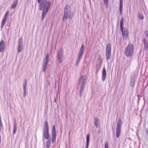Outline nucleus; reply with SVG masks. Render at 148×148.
I'll use <instances>...</instances> for the list:
<instances>
[{
	"mask_svg": "<svg viewBox=\"0 0 148 148\" xmlns=\"http://www.w3.org/2000/svg\"><path fill=\"white\" fill-rule=\"evenodd\" d=\"M73 15L71 12L70 7L66 6L65 8L64 12V16L63 17V21H64L67 18H69L70 20L73 18Z\"/></svg>",
	"mask_w": 148,
	"mask_h": 148,
	"instance_id": "f03ea898",
	"label": "nucleus"
},
{
	"mask_svg": "<svg viewBox=\"0 0 148 148\" xmlns=\"http://www.w3.org/2000/svg\"><path fill=\"white\" fill-rule=\"evenodd\" d=\"M79 62L77 61H76V62L75 63V66H78L79 64Z\"/></svg>",
	"mask_w": 148,
	"mask_h": 148,
	"instance_id": "473e14b6",
	"label": "nucleus"
},
{
	"mask_svg": "<svg viewBox=\"0 0 148 148\" xmlns=\"http://www.w3.org/2000/svg\"><path fill=\"white\" fill-rule=\"evenodd\" d=\"M143 41L144 44L147 42L146 41V39L145 38L143 39Z\"/></svg>",
	"mask_w": 148,
	"mask_h": 148,
	"instance_id": "7c9ffc66",
	"label": "nucleus"
},
{
	"mask_svg": "<svg viewBox=\"0 0 148 148\" xmlns=\"http://www.w3.org/2000/svg\"><path fill=\"white\" fill-rule=\"evenodd\" d=\"M145 34L146 36L147 37H148V31L146 30L145 32Z\"/></svg>",
	"mask_w": 148,
	"mask_h": 148,
	"instance_id": "2f4dec72",
	"label": "nucleus"
},
{
	"mask_svg": "<svg viewBox=\"0 0 148 148\" xmlns=\"http://www.w3.org/2000/svg\"><path fill=\"white\" fill-rule=\"evenodd\" d=\"M106 70L105 68L104 67L102 71V79L103 81H104L105 80L106 77Z\"/></svg>",
	"mask_w": 148,
	"mask_h": 148,
	"instance_id": "2eb2a0df",
	"label": "nucleus"
},
{
	"mask_svg": "<svg viewBox=\"0 0 148 148\" xmlns=\"http://www.w3.org/2000/svg\"><path fill=\"white\" fill-rule=\"evenodd\" d=\"M90 136L89 134H87L86 136V148H88V146L89 143V138Z\"/></svg>",
	"mask_w": 148,
	"mask_h": 148,
	"instance_id": "412c9836",
	"label": "nucleus"
},
{
	"mask_svg": "<svg viewBox=\"0 0 148 148\" xmlns=\"http://www.w3.org/2000/svg\"><path fill=\"white\" fill-rule=\"evenodd\" d=\"M95 120L94 124L95 126L99 128L100 126L99 125L100 122L99 119L97 117H95Z\"/></svg>",
	"mask_w": 148,
	"mask_h": 148,
	"instance_id": "a211bd4d",
	"label": "nucleus"
},
{
	"mask_svg": "<svg viewBox=\"0 0 148 148\" xmlns=\"http://www.w3.org/2000/svg\"><path fill=\"white\" fill-rule=\"evenodd\" d=\"M84 50V45L83 44H82V45L79 51L78 55L77 61L79 62L80 61L83 54Z\"/></svg>",
	"mask_w": 148,
	"mask_h": 148,
	"instance_id": "9d476101",
	"label": "nucleus"
},
{
	"mask_svg": "<svg viewBox=\"0 0 148 148\" xmlns=\"http://www.w3.org/2000/svg\"><path fill=\"white\" fill-rule=\"evenodd\" d=\"M111 46L110 44H108L106 46V56L107 60L110 59L111 56Z\"/></svg>",
	"mask_w": 148,
	"mask_h": 148,
	"instance_id": "0eeeda50",
	"label": "nucleus"
},
{
	"mask_svg": "<svg viewBox=\"0 0 148 148\" xmlns=\"http://www.w3.org/2000/svg\"><path fill=\"white\" fill-rule=\"evenodd\" d=\"M9 14V12L7 11L5 14L3 18L1 25V29H2L4 26Z\"/></svg>",
	"mask_w": 148,
	"mask_h": 148,
	"instance_id": "f8f14e48",
	"label": "nucleus"
},
{
	"mask_svg": "<svg viewBox=\"0 0 148 148\" xmlns=\"http://www.w3.org/2000/svg\"><path fill=\"white\" fill-rule=\"evenodd\" d=\"M122 125L121 120V119H119L117 123L116 128V136L119 138L120 135L121 131V128Z\"/></svg>",
	"mask_w": 148,
	"mask_h": 148,
	"instance_id": "423d86ee",
	"label": "nucleus"
},
{
	"mask_svg": "<svg viewBox=\"0 0 148 148\" xmlns=\"http://www.w3.org/2000/svg\"><path fill=\"white\" fill-rule=\"evenodd\" d=\"M23 39L22 38H19L18 42V51L20 53L23 50V46L22 44Z\"/></svg>",
	"mask_w": 148,
	"mask_h": 148,
	"instance_id": "9b49d317",
	"label": "nucleus"
},
{
	"mask_svg": "<svg viewBox=\"0 0 148 148\" xmlns=\"http://www.w3.org/2000/svg\"><path fill=\"white\" fill-rule=\"evenodd\" d=\"M49 53H47L46 56L45 58L44 59L43 64H42V70L44 72H45L46 69L47 65L49 62Z\"/></svg>",
	"mask_w": 148,
	"mask_h": 148,
	"instance_id": "6e6552de",
	"label": "nucleus"
},
{
	"mask_svg": "<svg viewBox=\"0 0 148 148\" xmlns=\"http://www.w3.org/2000/svg\"><path fill=\"white\" fill-rule=\"evenodd\" d=\"M122 32V35L123 37H126L127 38L128 36V32L127 29L126 28H123L122 29H121Z\"/></svg>",
	"mask_w": 148,
	"mask_h": 148,
	"instance_id": "ddd939ff",
	"label": "nucleus"
},
{
	"mask_svg": "<svg viewBox=\"0 0 148 148\" xmlns=\"http://www.w3.org/2000/svg\"><path fill=\"white\" fill-rule=\"evenodd\" d=\"M145 49L147 50L148 49V43L147 42L144 44Z\"/></svg>",
	"mask_w": 148,
	"mask_h": 148,
	"instance_id": "cd10ccee",
	"label": "nucleus"
},
{
	"mask_svg": "<svg viewBox=\"0 0 148 148\" xmlns=\"http://www.w3.org/2000/svg\"><path fill=\"white\" fill-rule=\"evenodd\" d=\"M104 148H108V145L107 143H106L105 144Z\"/></svg>",
	"mask_w": 148,
	"mask_h": 148,
	"instance_id": "c756f323",
	"label": "nucleus"
},
{
	"mask_svg": "<svg viewBox=\"0 0 148 148\" xmlns=\"http://www.w3.org/2000/svg\"><path fill=\"white\" fill-rule=\"evenodd\" d=\"M104 3H108V0H104Z\"/></svg>",
	"mask_w": 148,
	"mask_h": 148,
	"instance_id": "72a5a7b5",
	"label": "nucleus"
},
{
	"mask_svg": "<svg viewBox=\"0 0 148 148\" xmlns=\"http://www.w3.org/2000/svg\"><path fill=\"white\" fill-rule=\"evenodd\" d=\"M102 63V61L101 59L99 58L98 59V62L96 65V69L97 72H98L101 66Z\"/></svg>",
	"mask_w": 148,
	"mask_h": 148,
	"instance_id": "4468645a",
	"label": "nucleus"
},
{
	"mask_svg": "<svg viewBox=\"0 0 148 148\" xmlns=\"http://www.w3.org/2000/svg\"><path fill=\"white\" fill-rule=\"evenodd\" d=\"M56 132H52V142L54 143L56 140Z\"/></svg>",
	"mask_w": 148,
	"mask_h": 148,
	"instance_id": "aec40b11",
	"label": "nucleus"
},
{
	"mask_svg": "<svg viewBox=\"0 0 148 148\" xmlns=\"http://www.w3.org/2000/svg\"><path fill=\"white\" fill-rule=\"evenodd\" d=\"M37 1L39 4V10H42V20L43 21L51 6V2L49 0H37Z\"/></svg>",
	"mask_w": 148,
	"mask_h": 148,
	"instance_id": "f257e3e1",
	"label": "nucleus"
},
{
	"mask_svg": "<svg viewBox=\"0 0 148 148\" xmlns=\"http://www.w3.org/2000/svg\"><path fill=\"white\" fill-rule=\"evenodd\" d=\"M5 48V44L4 41L2 40L0 42V52L3 51Z\"/></svg>",
	"mask_w": 148,
	"mask_h": 148,
	"instance_id": "dca6fc26",
	"label": "nucleus"
},
{
	"mask_svg": "<svg viewBox=\"0 0 148 148\" xmlns=\"http://www.w3.org/2000/svg\"><path fill=\"white\" fill-rule=\"evenodd\" d=\"M18 3V0H15L12 4V8L13 9H15L16 6L17 5Z\"/></svg>",
	"mask_w": 148,
	"mask_h": 148,
	"instance_id": "b1692460",
	"label": "nucleus"
},
{
	"mask_svg": "<svg viewBox=\"0 0 148 148\" xmlns=\"http://www.w3.org/2000/svg\"><path fill=\"white\" fill-rule=\"evenodd\" d=\"M43 136L46 139H48L49 137V127L47 122L45 121L43 129Z\"/></svg>",
	"mask_w": 148,
	"mask_h": 148,
	"instance_id": "7ed1b4c3",
	"label": "nucleus"
},
{
	"mask_svg": "<svg viewBox=\"0 0 148 148\" xmlns=\"http://www.w3.org/2000/svg\"><path fill=\"white\" fill-rule=\"evenodd\" d=\"M50 145V141L49 140H48L46 142V146L47 148H49Z\"/></svg>",
	"mask_w": 148,
	"mask_h": 148,
	"instance_id": "a878e982",
	"label": "nucleus"
},
{
	"mask_svg": "<svg viewBox=\"0 0 148 148\" xmlns=\"http://www.w3.org/2000/svg\"><path fill=\"white\" fill-rule=\"evenodd\" d=\"M56 98H55V99H54V102H56Z\"/></svg>",
	"mask_w": 148,
	"mask_h": 148,
	"instance_id": "e433bc0d",
	"label": "nucleus"
},
{
	"mask_svg": "<svg viewBox=\"0 0 148 148\" xmlns=\"http://www.w3.org/2000/svg\"><path fill=\"white\" fill-rule=\"evenodd\" d=\"M138 15V17L140 19L143 20L144 18V16L142 14L139 13Z\"/></svg>",
	"mask_w": 148,
	"mask_h": 148,
	"instance_id": "bb28decb",
	"label": "nucleus"
},
{
	"mask_svg": "<svg viewBox=\"0 0 148 148\" xmlns=\"http://www.w3.org/2000/svg\"><path fill=\"white\" fill-rule=\"evenodd\" d=\"M86 78L85 76H82L79 79L78 85L81 86V89L80 90V96L82 95V91L84 89L85 85L84 83L86 81Z\"/></svg>",
	"mask_w": 148,
	"mask_h": 148,
	"instance_id": "39448f33",
	"label": "nucleus"
},
{
	"mask_svg": "<svg viewBox=\"0 0 148 148\" xmlns=\"http://www.w3.org/2000/svg\"><path fill=\"white\" fill-rule=\"evenodd\" d=\"M27 85V81H25L24 83L23 84V92H27V90L26 88Z\"/></svg>",
	"mask_w": 148,
	"mask_h": 148,
	"instance_id": "5701e85b",
	"label": "nucleus"
},
{
	"mask_svg": "<svg viewBox=\"0 0 148 148\" xmlns=\"http://www.w3.org/2000/svg\"><path fill=\"white\" fill-rule=\"evenodd\" d=\"M105 5V6H106V8H108V3H105L104 4Z\"/></svg>",
	"mask_w": 148,
	"mask_h": 148,
	"instance_id": "c9c22d12",
	"label": "nucleus"
},
{
	"mask_svg": "<svg viewBox=\"0 0 148 148\" xmlns=\"http://www.w3.org/2000/svg\"><path fill=\"white\" fill-rule=\"evenodd\" d=\"M123 19L122 18L121 20L120 23V29H122L123 28Z\"/></svg>",
	"mask_w": 148,
	"mask_h": 148,
	"instance_id": "393cba45",
	"label": "nucleus"
},
{
	"mask_svg": "<svg viewBox=\"0 0 148 148\" xmlns=\"http://www.w3.org/2000/svg\"><path fill=\"white\" fill-rule=\"evenodd\" d=\"M63 50L62 48H61L58 51L57 55L58 59L60 63H61L63 61Z\"/></svg>",
	"mask_w": 148,
	"mask_h": 148,
	"instance_id": "1a4fd4ad",
	"label": "nucleus"
},
{
	"mask_svg": "<svg viewBox=\"0 0 148 148\" xmlns=\"http://www.w3.org/2000/svg\"><path fill=\"white\" fill-rule=\"evenodd\" d=\"M122 0H120V5H119V11H120V14L121 15L122 14Z\"/></svg>",
	"mask_w": 148,
	"mask_h": 148,
	"instance_id": "6ab92c4d",
	"label": "nucleus"
},
{
	"mask_svg": "<svg viewBox=\"0 0 148 148\" xmlns=\"http://www.w3.org/2000/svg\"><path fill=\"white\" fill-rule=\"evenodd\" d=\"M27 93V92H23V96L24 97H25Z\"/></svg>",
	"mask_w": 148,
	"mask_h": 148,
	"instance_id": "f704fd0d",
	"label": "nucleus"
},
{
	"mask_svg": "<svg viewBox=\"0 0 148 148\" xmlns=\"http://www.w3.org/2000/svg\"><path fill=\"white\" fill-rule=\"evenodd\" d=\"M43 140L44 142V139H43Z\"/></svg>",
	"mask_w": 148,
	"mask_h": 148,
	"instance_id": "4c0bfd02",
	"label": "nucleus"
},
{
	"mask_svg": "<svg viewBox=\"0 0 148 148\" xmlns=\"http://www.w3.org/2000/svg\"><path fill=\"white\" fill-rule=\"evenodd\" d=\"M17 124L16 123V121L15 119L13 124V134H14L17 130Z\"/></svg>",
	"mask_w": 148,
	"mask_h": 148,
	"instance_id": "f3484780",
	"label": "nucleus"
},
{
	"mask_svg": "<svg viewBox=\"0 0 148 148\" xmlns=\"http://www.w3.org/2000/svg\"><path fill=\"white\" fill-rule=\"evenodd\" d=\"M135 81V79L134 77H133L132 78H131L130 82V85L132 87H133L134 85Z\"/></svg>",
	"mask_w": 148,
	"mask_h": 148,
	"instance_id": "4be33fe9",
	"label": "nucleus"
},
{
	"mask_svg": "<svg viewBox=\"0 0 148 148\" xmlns=\"http://www.w3.org/2000/svg\"><path fill=\"white\" fill-rule=\"evenodd\" d=\"M134 50L133 46L131 44H129L125 48V53L127 57L132 56Z\"/></svg>",
	"mask_w": 148,
	"mask_h": 148,
	"instance_id": "20e7f679",
	"label": "nucleus"
},
{
	"mask_svg": "<svg viewBox=\"0 0 148 148\" xmlns=\"http://www.w3.org/2000/svg\"><path fill=\"white\" fill-rule=\"evenodd\" d=\"M52 132H56V128L55 125H53V126Z\"/></svg>",
	"mask_w": 148,
	"mask_h": 148,
	"instance_id": "c85d7f7f",
	"label": "nucleus"
}]
</instances>
